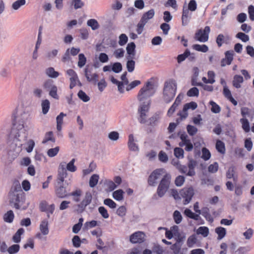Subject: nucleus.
<instances>
[{"label":"nucleus","mask_w":254,"mask_h":254,"mask_svg":"<svg viewBox=\"0 0 254 254\" xmlns=\"http://www.w3.org/2000/svg\"><path fill=\"white\" fill-rule=\"evenodd\" d=\"M14 118L13 128L12 130V139L24 142L27 136L30 113L27 109L19 106L13 114Z\"/></svg>","instance_id":"obj_1"},{"label":"nucleus","mask_w":254,"mask_h":254,"mask_svg":"<svg viewBox=\"0 0 254 254\" xmlns=\"http://www.w3.org/2000/svg\"><path fill=\"white\" fill-rule=\"evenodd\" d=\"M8 198L11 206L16 209H26L29 203L25 204L26 196L19 183L13 185L8 194Z\"/></svg>","instance_id":"obj_2"},{"label":"nucleus","mask_w":254,"mask_h":254,"mask_svg":"<svg viewBox=\"0 0 254 254\" xmlns=\"http://www.w3.org/2000/svg\"><path fill=\"white\" fill-rule=\"evenodd\" d=\"M155 87L152 80H148L141 88L137 95V99L139 101L150 100L149 98L155 92Z\"/></svg>","instance_id":"obj_3"},{"label":"nucleus","mask_w":254,"mask_h":254,"mask_svg":"<svg viewBox=\"0 0 254 254\" xmlns=\"http://www.w3.org/2000/svg\"><path fill=\"white\" fill-rule=\"evenodd\" d=\"M177 85L175 80H169L165 82L163 89V99L166 103H169L174 98Z\"/></svg>","instance_id":"obj_4"},{"label":"nucleus","mask_w":254,"mask_h":254,"mask_svg":"<svg viewBox=\"0 0 254 254\" xmlns=\"http://www.w3.org/2000/svg\"><path fill=\"white\" fill-rule=\"evenodd\" d=\"M171 184V176L165 174L161 180L157 189V193L160 197H163L168 190Z\"/></svg>","instance_id":"obj_5"},{"label":"nucleus","mask_w":254,"mask_h":254,"mask_svg":"<svg viewBox=\"0 0 254 254\" xmlns=\"http://www.w3.org/2000/svg\"><path fill=\"white\" fill-rule=\"evenodd\" d=\"M23 142L12 139L9 144L8 155L12 160L17 158L22 150Z\"/></svg>","instance_id":"obj_6"},{"label":"nucleus","mask_w":254,"mask_h":254,"mask_svg":"<svg viewBox=\"0 0 254 254\" xmlns=\"http://www.w3.org/2000/svg\"><path fill=\"white\" fill-rule=\"evenodd\" d=\"M140 104L138 108L139 115L138 120L140 123H144L147 117V113L151 104L150 100L139 101Z\"/></svg>","instance_id":"obj_7"},{"label":"nucleus","mask_w":254,"mask_h":254,"mask_svg":"<svg viewBox=\"0 0 254 254\" xmlns=\"http://www.w3.org/2000/svg\"><path fill=\"white\" fill-rule=\"evenodd\" d=\"M43 87L49 91V95L55 99H59V96L57 93L58 87L51 79L46 80L43 83Z\"/></svg>","instance_id":"obj_8"},{"label":"nucleus","mask_w":254,"mask_h":254,"mask_svg":"<svg viewBox=\"0 0 254 254\" xmlns=\"http://www.w3.org/2000/svg\"><path fill=\"white\" fill-rule=\"evenodd\" d=\"M210 28L207 26L203 29H200L196 31L194 35V39L200 42L205 43L208 40Z\"/></svg>","instance_id":"obj_9"},{"label":"nucleus","mask_w":254,"mask_h":254,"mask_svg":"<svg viewBox=\"0 0 254 254\" xmlns=\"http://www.w3.org/2000/svg\"><path fill=\"white\" fill-rule=\"evenodd\" d=\"M167 174L164 169H157L155 170L149 176L148 183L150 186H154L157 184V181L162 176Z\"/></svg>","instance_id":"obj_10"},{"label":"nucleus","mask_w":254,"mask_h":254,"mask_svg":"<svg viewBox=\"0 0 254 254\" xmlns=\"http://www.w3.org/2000/svg\"><path fill=\"white\" fill-rule=\"evenodd\" d=\"M67 176V170L66 169V162L63 161L60 163L58 169V184L61 185V184H63Z\"/></svg>","instance_id":"obj_11"},{"label":"nucleus","mask_w":254,"mask_h":254,"mask_svg":"<svg viewBox=\"0 0 254 254\" xmlns=\"http://www.w3.org/2000/svg\"><path fill=\"white\" fill-rule=\"evenodd\" d=\"M181 197L184 199V204H187L190 202L194 195V190L192 188H184L180 191Z\"/></svg>","instance_id":"obj_12"},{"label":"nucleus","mask_w":254,"mask_h":254,"mask_svg":"<svg viewBox=\"0 0 254 254\" xmlns=\"http://www.w3.org/2000/svg\"><path fill=\"white\" fill-rule=\"evenodd\" d=\"M180 138L181 141L179 143V146L181 147H185L186 151H191L193 148V145L191 140L189 138L188 136L185 133H181Z\"/></svg>","instance_id":"obj_13"},{"label":"nucleus","mask_w":254,"mask_h":254,"mask_svg":"<svg viewBox=\"0 0 254 254\" xmlns=\"http://www.w3.org/2000/svg\"><path fill=\"white\" fill-rule=\"evenodd\" d=\"M66 74L68 75L70 80L69 88L72 89L76 85H82L76 72L73 69H69L66 71Z\"/></svg>","instance_id":"obj_14"},{"label":"nucleus","mask_w":254,"mask_h":254,"mask_svg":"<svg viewBox=\"0 0 254 254\" xmlns=\"http://www.w3.org/2000/svg\"><path fill=\"white\" fill-rule=\"evenodd\" d=\"M145 234L142 231H137L130 236L129 240L132 244L141 243L145 241Z\"/></svg>","instance_id":"obj_15"},{"label":"nucleus","mask_w":254,"mask_h":254,"mask_svg":"<svg viewBox=\"0 0 254 254\" xmlns=\"http://www.w3.org/2000/svg\"><path fill=\"white\" fill-rule=\"evenodd\" d=\"M137 140L134 135L131 133L128 136L127 146L129 150L133 152H138L139 148Z\"/></svg>","instance_id":"obj_16"},{"label":"nucleus","mask_w":254,"mask_h":254,"mask_svg":"<svg viewBox=\"0 0 254 254\" xmlns=\"http://www.w3.org/2000/svg\"><path fill=\"white\" fill-rule=\"evenodd\" d=\"M85 76L87 80L89 82L94 84L98 81V75L96 72H93L92 68H86L84 69Z\"/></svg>","instance_id":"obj_17"},{"label":"nucleus","mask_w":254,"mask_h":254,"mask_svg":"<svg viewBox=\"0 0 254 254\" xmlns=\"http://www.w3.org/2000/svg\"><path fill=\"white\" fill-rule=\"evenodd\" d=\"M39 207L41 211L45 212L47 213L48 218H50V215L53 213L55 209V204H49L45 201H42L40 203Z\"/></svg>","instance_id":"obj_18"},{"label":"nucleus","mask_w":254,"mask_h":254,"mask_svg":"<svg viewBox=\"0 0 254 254\" xmlns=\"http://www.w3.org/2000/svg\"><path fill=\"white\" fill-rule=\"evenodd\" d=\"M234 52L232 51H228L225 53V58L221 62V65L225 66L231 64L233 60Z\"/></svg>","instance_id":"obj_19"},{"label":"nucleus","mask_w":254,"mask_h":254,"mask_svg":"<svg viewBox=\"0 0 254 254\" xmlns=\"http://www.w3.org/2000/svg\"><path fill=\"white\" fill-rule=\"evenodd\" d=\"M155 15V11L153 9H151L148 11L145 12L142 15L140 21L146 24L149 20L152 19Z\"/></svg>","instance_id":"obj_20"},{"label":"nucleus","mask_w":254,"mask_h":254,"mask_svg":"<svg viewBox=\"0 0 254 254\" xmlns=\"http://www.w3.org/2000/svg\"><path fill=\"white\" fill-rule=\"evenodd\" d=\"M48 221L46 219L42 220L39 225V230L42 234L47 235L49 233Z\"/></svg>","instance_id":"obj_21"},{"label":"nucleus","mask_w":254,"mask_h":254,"mask_svg":"<svg viewBox=\"0 0 254 254\" xmlns=\"http://www.w3.org/2000/svg\"><path fill=\"white\" fill-rule=\"evenodd\" d=\"M59 185V187H57L55 190L56 195L59 198H64L68 195L65 189L63 186V184Z\"/></svg>","instance_id":"obj_22"},{"label":"nucleus","mask_w":254,"mask_h":254,"mask_svg":"<svg viewBox=\"0 0 254 254\" xmlns=\"http://www.w3.org/2000/svg\"><path fill=\"white\" fill-rule=\"evenodd\" d=\"M82 194V191L80 189H76L68 194V196H72V200L76 202H78L80 200V197Z\"/></svg>","instance_id":"obj_23"},{"label":"nucleus","mask_w":254,"mask_h":254,"mask_svg":"<svg viewBox=\"0 0 254 254\" xmlns=\"http://www.w3.org/2000/svg\"><path fill=\"white\" fill-rule=\"evenodd\" d=\"M66 115L63 112H61L56 118L57 129L59 131L62 130V126L64 124V118Z\"/></svg>","instance_id":"obj_24"},{"label":"nucleus","mask_w":254,"mask_h":254,"mask_svg":"<svg viewBox=\"0 0 254 254\" xmlns=\"http://www.w3.org/2000/svg\"><path fill=\"white\" fill-rule=\"evenodd\" d=\"M124 191L121 190L119 189L113 192L112 196L114 199L118 201H121L124 199Z\"/></svg>","instance_id":"obj_25"},{"label":"nucleus","mask_w":254,"mask_h":254,"mask_svg":"<svg viewBox=\"0 0 254 254\" xmlns=\"http://www.w3.org/2000/svg\"><path fill=\"white\" fill-rule=\"evenodd\" d=\"M55 143V138L52 131H49L47 132L45 135L44 138L42 141V143L44 144H48L49 142Z\"/></svg>","instance_id":"obj_26"},{"label":"nucleus","mask_w":254,"mask_h":254,"mask_svg":"<svg viewBox=\"0 0 254 254\" xmlns=\"http://www.w3.org/2000/svg\"><path fill=\"white\" fill-rule=\"evenodd\" d=\"M243 81V77L242 76L236 75L233 78V85L236 88H240Z\"/></svg>","instance_id":"obj_27"},{"label":"nucleus","mask_w":254,"mask_h":254,"mask_svg":"<svg viewBox=\"0 0 254 254\" xmlns=\"http://www.w3.org/2000/svg\"><path fill=\"white\" fill-rule=\"evenodd\" d=\"M92 195L90 191H87L85 193L84 199L81 203V205L83 206H86L89 204L92 200Z\"/></svg>","instance_id":"obj_28"},{"label":"nucleus","mask_w":254,"mask_h":254,"mask_svg":"<svg viewBox=\"0 0 254 254\" xmlns=\"http://www.w3.org/2000/svg\"><path fill=\"white\" fill-rule=\"evenodd\" d=\"M192 48L193 50L201 52L202 53H206L208 51V47L206 45H199V44H194L192 46Z\"/></svg>","instance_id":"obj_29"},{"label":"nucleus","mask_w":254,"mask_h":254,"mask_svg":"<svg viewBox=\"0 0 254 254\" xmlns=\"http://www.w3.org/2000/svg\"><path fill=\"white\" fill-rule=\"evenodd\" d=\"M45 73L47 76L51 78H57L59 75V73L55 71L53 67H50L45 70Z\"/></svg>","instance_id":"obj_30"},{"label":"nucleus","mask_w":254,"mask_h":254,"mask_svg":"<svg viewBox=\"0 0 254 254\" xmlns=\"http://www.w3.org/2000/svg\"><path fill=\"white\" fill-rule=\"evenodd\" d=\"M24 233L23 228L19 229L12 237L13 241L15 243H18L21 241V236Z\"/></svg>","instance_id":"obj_31"},{"label":"nucleus","mask_w":254,"mask_h":254,"mask_svg":"<svg viewBox=\"0 0 254 254\" xmlns=\"http://www.w3.org/2000/svg\"><path fill=\"white\" fill-rule=\"evenodd\" d=\"M35 143L33 140L29 139L25 144L24 148L28 153L31 152L35 146Z\"/></svg>","instance_id":"obj_32"},{"label":"nucleus","mask_w":254,"mask_h":254,"mask_svg":"<svg viewBox=\"0 0 254 254\" xmlns=\"http://www.w3.org/2000/svg\"><path fill=\"white\" fill-rule=\"evenodd\" d=\"M135 45L133 42H130L127 45L126 50L128 55L133 57L135 55Z\"/></svg>","instance_id":"obj_33"},{"label":"nucleus","mask_w":254,"mask_h":254,"mask_svg":"<svg viewBox=\"0 0 254 254\" xmlns=\"http://www.w3.org/2000/svg\"><path fill=\"white\" fill-rule=\"evenodd\" d=\"M240 123L242 124V127L246 132H249L250 131V123L246 118H243L240 119Z\"/></svg>","instance_id":"obj_34"},{"label":"nucleus","mask_w":254,"mask_h":254,"mask_svg":"<svg viewBox=\"0 0 254 254\" xmlns=\"http://www.w3.org/2000/svg\"><path fill=\"white\" fill-rule=\"evenodd\" d=\"M197 243L196 236L195 235L190 236L187 241V245L189 248H192Z\"/></svg>","instance_id":"obj_35"},{"label":"nucleus","mask_w":254,"mask_h":254,"mask_svg":"<svg viewBox=\"0 0 254 254\" xmlns=\"http://www.w3.org/2000/svg\"><path fill=\"white\" fill-rule=\"evenodd\" d=\"M99 179V176L97 174H93L92 175L89 179V185L91 188L95 187Z\"/></svg>","instance_id":"obj_36"},{"label":"nucleus","mask_w":254,"mask_h":254,"mask_svg":"<svg viewBox=\"0 0 254 254\" xmlns=\"http://www.w3.org/2000/svg\"><path fill=\"white\" fill-rule=\"evenodd\" d=\"M14 215L12 210L8 211L3 215V220L7 223H11L14 219Z\"/></svg>","instance_id":"obj_37"},{"label":"nucleus","mask_w":254,"mask_h":254,"mask_svg":"<svg viewBox=\"0 0 254 254\" xmlns=\"http://www.w3.org/2000/svg\"><path fill=\"white\" fill-rule=\"evenodd\" d=\"M241 112L243 118H246V116L251 117L253 118L254 116V111L251 110L246 107L242 108Z\"/></svg>","instance_id":"obj_38"},{"label":"nucleus","mask_w":254,"mask_h":254,"mask_svg":"<svg viewBox=\"0 0 254 254\" xmlns=\"http://www.w3.org/2000/svg\"><path fill=\"white\" fill-rule=\"evenodd\" d=\"M60 148L59 146H56L48 149L47 151V154L49 157H54L56 156L59 152Z\"/></svg>","instance_id":"obj_39"},{"label":"nucleus","mask_w":254,"mask_h":254,"mask_svg":"<svg viewBox=\"0 0 254 254\" xmlns=\"http://www.w3.org/2000/svg\"><path fill=\"white\" fill-rule=\"evenodd\" d=\"M216 149L220 153L224 154L225 153V146L223 142L218 140L216 143Z\"/></svg>","instance_id":"obj_40"},{"label":"nucleus","mask_w":254,"mask_h":254,"mask_svg":"<svg viewBox=\"0 0 254 254\" xmlns=\"http://www.w3.org/2000/svg\"><path fill=\"white\" fill-rule=\"evenodd\" d=\"M215 232L218 235V239L221 240L226 235V229L222 227H218L215 229Z\"/></svg>","instance_id":"obj_41"},{"label":"nucleus","mask_w":254,"mask_h":254,"mask_svg":"<svg viewBox=\"0 0 254 254\" xmlns=\"http://www.w3.org/2000/svg\"><path fill=\"white\" fill-rule=\"evenodd\" d=\"M201 158L204 161L208 160L211 156V153L209 150L203 147L201 150Z\"/></svg>","instance_id":"obj_42"},{"label":"nucleus","mask_w":254,"mask_h":254,"mask_svg":"<svg viewBox=\"0 0 254 254\" xmlns=\"http://www.w3.org/2000/svg\"><path fill=\"white\" fill-rule=\"evenodd\" d=\"M50 103L48 100L45 99L42 101L41 106L43 114L45 115L48 112L50 109Z\"/></svg>","instance_id":"obj_43"},{"label":"nucleus","mask_w":254,"mask_h":254,"mask_svg":"<svg viewBox=\"0 0 254 254\" xmlns=\"http://www.w3.org/2000/svg\"><path fill=\"white\" fill-rule=\"evenodd\" d=\"M75 162V159L73 158L71 159L68 163H66V169L71 172H75L77 168L74 165Z\"/></svg>","instance_id":"obj_44"},{"label":"nucleus","mask_w":254,"mask_h":254,"mask_svg":"<svg viewBox=\"0 0 254 254\" xmlns=\"http://www.w3.org/2000/svg\"><path fill=\"white\" fill-rule=\"evenodd\" d=\"M78 98L84 102H87L90 100V97L82 90H80L77 93Z\"/></svg>","instance_id":"obj_45"},{"label":"nucleus","mask_w":254,"mask_h":254,"mask_svg":"<svg viewBox=\"0 0 254 254\" xmlns=\"http://www.w3.org/2000/svg\"><path fill=\"white\" fill-rule=\"evenodd\" d=\"M196 233L197 234H200L204 237H206L208 235L209 229L206 227L201 226L197 229Z\"/></svg>","instance_id":"obj_46"},{"label":"nucleus","mask_w":254,"mask_h":254,"mask_svg":"<svg viewBox=\"0 0 254 254\" xmlns=\"http://www.w3.org/2000/svg\"><path fill=\"white\" fill-rule=\"evenodd\" d=\"M174 154L175 157L178 159L183 158L184 157V151L180 147H176L174 149Z\"/></svg>","instance_id":"obj_47"},{"label":"nucleus","mask_w":254,"mask_h":254,"mask_svg":"<svg viewBox=\"0 0 254 254\" xmlns=\"http://www.w3.org/2000/svg\"><path fill=\"white\" fill-rule=\"evenodd\" d=\"M26 0H17L12 4V8L14 10H18L21 6L25 5Z\"/></svg>","instance_id":"obj_48"},{"label":"nucleus","mask_w":254,"mask_h":254,"mask_svg":"<svg viewBox=\"0 0 254 254\" xmlns=\"http://www.w3.org/2000/svg\"><path fill=\"white\" fill-rule=\"evenodd\" d=\"M173 219L174 220L175 222L177 224H180L182 222L183 219L182 216L179 211L175 210L174 212Z\"/></svg>","instance_id":"obj_49"},{"label":"nucleus","mask_w":254,"mask_h":254,"mask_svg":"<svg viewBox=\"0 0 254 254\" xmlns=\"http://www.w3.org/2000/svg\"><path fill=\"white\" fill-rule=\"evenodd\" d=\"M98 225V222L95 220L86 222L84 224L83 229L84 230H88L92 228L95 227Z\"/></svg>","instance_id":"obj_50"},{"label":"nucleus","mask_w":254,"mask_h":254,"mask_svg":"<svg viewBox=\"0 0 254 254\" xmlns=\"http://www.w3.org/2000/svg\"><path fill=\"white\" fill-rule=\"evenodd\" d=\"M87 24L93 30L97 29L99 27L98 21L94 19H91L88 20Z\"/></svg>","instance_id":"obj_51"},{"label":"nucleus","mask_w":254,"mask_h":254,"mask_svg":"<svg viewBox=\"0 0 254 254\" xmlns=\"http://www.w3.org/2000/svg\"><path fill=\"white\" fill-rule=\"evenodd\" d=\"M20 249V246L18 244H14L8 248L7 252L9 254H15L18 253Z\"/></svg>","instance_id":"obj_52"},{"label":"nucleus","mask_w":254,"mask_h":254,"mask_svg":"<svg viewBox=\"0 0 254 254\" xmlns=\"http://www.w3.org/2000/svg\"><path fill=\"white\" fill-rule=\"evenodd\" d=\"M59 51L58 49H53L46 53V58L49 60L53 59L58 55Z\"/></svg>","instance_id":"obj_53"},{"label":"nucleus","mask_w":254,"mask_h":254,"mask_svg":"<svg viewBox=\"0 0 254 254\" xmlns=\"http://www.w3.org/2000/svg\"><path fill=\"white\" fill-rule=\"evenodd\" d=\"M128 41V37L125 34H122L119 37V44L121 46L125 45Z\"/></svg>","instance_id":"obj_54"},{"label":"nucleus","mask_w":254,"mask_h":254,"mask_svg":"<svg viewBox=\"0 0 254 254\" xmlns=\"http://www.w3.org/2000/svg\"><path fill=\"white\" fill-rule=\"evenodd\" d=\"M86 63V58L83 54H80L78 55V66L79 67H82Z\"/></svg>","instance_id":"obj_55"},{"label":"nucleus","mask_w":254,"mask_h":254,"mask_svg":"<svg viewBox=\"0 0 254 254\" xmlns=\"http://www.w3.org/2000/svg\"><path fill=\"white\" fill-rule=\"evenodd\" d=\"M190 55V52L188 50H186L183 54L178 55L177 57V61L178 63H181L185 60V59Z\"/></svg>","instance_id":"obj_56"},{"label":"nucleus","mask_w":254,"mask_h":254,"mask_svg":"<svg viewBox=\"0 0 254 254\" xmlns=\"http://www.w3.org/2000/svg\"><path fill=\"white\" fill-rule=\"evenodd\" d=\"M125 50L123 48H118L115 50L113 53L114 56L117 58L119 59L124 56Z\"/></svg>","instance_id":"obj_57"},{"label":"nucleus","mask_w":254,"mask_h":254,"mask_svg":"<svg viewBox=\"0 0 254 254\" xmlns=\"http://www.w3.org/2000/svg\"><path fill=\"white\" fill-rule=\"evenodd\" d=\"M187 94L189 97H197L199 95V90L196 87H192L187 92Z\"/></svg>","instance_id":"obj_58"},{"label":"nucleus","mask_w":254,"mask_h":254,"mask_svg":"<svg viewBox=\"0 0 254 254\" xmlns=\"http://www.w3.org/2000/svg\"><path fill=\"white\" fill-rule=\"evenodd\" d=\"M98 212L104 219H107L109 217L108 211L104 207L100 206L98 208Z\"/></svg>","instance_id":"obj_59"},{"label":"nucleus","mask_w":254,"mask_h":254,"mask_svg":"<svg viewBox=\"0 0 254 254\" xmlns=\"http://www.w3.org/2000/svg\"><path fill=\"white\" fill-rule=\"evenodd\" d=\"M141 83V82L140 80H136L134 81H132L130 82L129 84H127V86L126 87V90L127 91H129L135 87L137 86L138 85H140Z\"/></svg>","instance_id":"obj_60"},{"label":"nucleus","mask_w":254,"mask_h":254,"mask_svg":"<svg viewBox=\"0 0 254 254\" xmlns=\"http://www.w3.org/2000/svg\"><path fill=\"white\" fill-rule=\"evenodd\" d=\"M104 204L112 209L115 208L117 207V204L110 198L105 199L104 200Z\"/></svg>","instance_id":"obj_61"},{"label":"nucleus","mask_w":254,"mask_h":254,"mask_svg":"<svg viewBox=\"0 0 254 254\" xmlns=\"http://www.w3.org/2000/svg\"><path fill=\"white\" fill-rule=\"evenodd\" d=\"M109 138L112 141H117L119 138V133L116 131H113L108 134Z\"/></svg>","instance_id":"obj_62"},{"label":"nucleus","mask_w":254,"mask_h":254,"mask_svg":"<svg viewBox=\"0 0 254 254\" xmlns=\"http://www.w3.org/2000/svg\"><path fill=\"white\" fill-rule=\"evenodd\" d=\"M126 213L127 208L125 206H121L117 210V214L120 217H124Z\"/></svg>","instance_id":"obj_63"},{"label":"nucleus","mask_w":254,"mask_h":254,"mask_svg":"<svg viewBox=\"0 0 254 254\" xmlns=\"http://www.w3.org/2000/svg\"><path fill=\"white\" fill-rule=\"evenodd\" d=\"M254 235V230L252 228L248 229L243 233V236L246 240L251 239Z\"/></svg>","instance_id":"obj_64"}]
</instances>
